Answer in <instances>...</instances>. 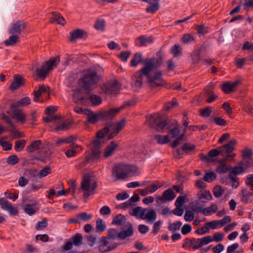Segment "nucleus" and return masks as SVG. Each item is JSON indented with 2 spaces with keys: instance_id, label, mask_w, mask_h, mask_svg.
<instances>
[{
  "instance_id": "52",
  "label": "nucleus",
  "mask_w": 253,
  "mask_h": 253,
  "mask_svg": "<svg viewBox=\"0 0 253 253\" xmlns=\"http://www.w3.org/2000/svg\"><path fill=\"white\" fill-rule=\"evenodd\" d=\"M212 109L211 107L205 108L200 110V115L202 117L208 118L210 117L212 113Z\"/></svg>"
},
{
  "instance_id": "35",
  "label": "nucleus",
  "mask_w": 253,
  "mask_h": 253,
  "mask_svg": "<svg viewBox=\"0 0 253 253\" xmlns=\"http://www.w3.org/2000/svg\"><path fill=\"white\" fill-rule=\"evenodd\" d=\"M30 102L31 100L30 98L28 97H25L14 103L12 104V106L15 108H17L21 106H27L30 104Z\"/></svg>"
},
{
  "instance_id": "58",
  "label": "nucleus",
  "mask_w": 253,
  "mask_h": 253,
  "mask_svg": "<svg viewBox=\"0 0 253 253\" xmlns=\"http://www.w3.org/2000/svg\"><path fill=\"white\" fill-rule=\"evenodd\" d=\"M210 232L207 223L205 224V226L200 228H198L195 231L196 234L198 235H202L206 233H209Z\"/></svg>"
},
{
  "instance_id": "34",
  "label": "nucleus",
  "mask_w": 253,
  "mask_h": 253,
  "mask_svg": "<svg viewBox=\"0 0 253 253\" xmlns=\"http://www.w3.org/2000/svg\"><path fill=\"white\" fill-rule=\"evenodd\" d=\"M144 61H142V54L139 52H137L134 54L132 59L131 60L130 65L132 67H136L141 62L143 64Z\"/></svg>"
},
{
  "instance_id": "11",
  "label": "nucleus",
  "mask_w": 253,
  "mask_h": 253,
  "mask_svg": "<svg viewBox=\"0 0 253 253\" xmlns=\"http://www.w3.org/2000/svg\"><path fill=\"white\" fill-rule=\"evenodd\" d=\"M224 156L223 152H222L220 147H219L216 149H213L210 150L207 155H204L203 153L200 154L199 156L201 160L203 161H206L208 162H211L213 161L212 158L218 156V155Z\"/></svg>"
},
{
  "instance_id": "32",
  "label": "nucleus",
  "mask_w": 253,
  "mask_h": 253,
  "mask_svg": "<svg viewBox=\"0 0 253 253\" xmlns=\"http://www.w3.org/2000/svg\"><path fill=\"white\" fill-rule=\"evenodd\" d=\"M77 139V137L74 135H71L65 138H58L56 141L55 144L59 146L62 143H74V141Z\"/></svg>"
},
{
  "instance_id": "47",
  "label": "nucleus",
  "mask_w": 253,
  "mask_h": 253,
  "mask_svg": "<svg viewBox=\"0 0 253 253\" xmlns=\"http://www.w3.org/2000/svg\"><path fill=\"white\" fill-rule=\"evenodd\" d=\"M108 247V246L106 244V241L104 240V237H102L100 240V244L98 246L99 251L102 253L110 252Z\"/></svg>"
},
{
  "instance_id": "31",
  "label": "nucleus",
  "mask_w": 253,
  "mask_h": 253,
  "mask_svg": "<svg viewBox=\"0 0 253 253\" xmlns=\"http://www.w3.org/2000/svg\"><path fill=\"white\" fill-rule=\"evenodd\" d=\"M201 49L194 50L191 54V62L194 65L199 64L201 61Z\"/></svg>"
},
{
  "instance_id": "49",
  "label": "nucleus",
  "mask_w": 253,
  "mask_h": 253,
  "mask_svg": "<svg viewBox=\"0 0 253 253\" xmlns=\"http://www.w3.org/2000/svg\"><path fill=\"white\" fill-rule=\"evenodd\" d=\"M89 99L94 106H97L102 103L101 98L97 95H90Z\"/></svg>"
},
{
  "instance_id": "24",
  "label": "nucleus",
  "mask_w": 253,
  "mask_h": 253,
  "mask_svg": "<svg viewBox=\"0 0 253 253\" xmlns=\"http://www.w3.org/2000/svg\"><path fill=\"white\" fill-rule=\"evenodd\" d=\"M119 144L117 142L114 141H111L109 145L105 149L104 157L105 158H108L111 156L113 154L116 148H117Z\"/></svg>"
},
{
  "instance_id": "25",
  "label": "nucleus",
  "mask_w": 253,
  "mask_h": 253,
  "mask_svg": "<svg viewBox=\"0 0 253 253\" xmlns=\"http://www.w3.org/2000/svg\"><path fill=\"white\" fill-rule=\"evenodd\" d=\"M39 210L36 204H26L23 208L24 211L29 215L34 214Z\"/></svg>"
},
{
  "instance_id": "23",
  "label": "nucleus",
  "mask_w": 253,
  "mask_h": 253,
  "mask_svg": "<svg viewBox=\"0 0 253 253\" xmlns=\"http://www.w3.org/2000/svg\"><path fill=\"white\" fill-rule=\"evenodd\" d=\"M136 44L139 46H146L147 43H152L153 39L152 37H146L145 36H141L137 37L135 40Z\"/></svg>"
},
{
  "instance_id": "14",
  "label": "nucleus",
  "mask_w": 253,
  "mask_h": 253,
  "mask_svg": "<svg viewBox=\"0 0 253 253\" xmlns=\"http://www.w3.org/2000/svg\"><path fill=\"white\" fill-rule=\"evenodd\" d=\"M240 84V81L239 80L233 82H225L220 85V88L225 93L230 94Z\"/></svg>"
},
{
  "instance_id": "37",
  "label": "nucleus",
  "mask_w": 253,
  "mask_h": 253,
  "mask_svg": "<svg viewBox=\"0 0 253 253\" xmlns=\"http://www.w3.org/2000/svg\"><path fill=\"white\" fill-rule=\"evenodd\" d=\"M178 105V103L177 102L176 99L175 98H173L171 102H168L164 104L163 109L165 111H169Z\"/></svg>"
},
{
  "instance_id": "53",
  "label": "nucleus",
  "mask_w": 253,
  "mask_h": 253,
  "mask_svg": "<svg viewBox=\"0 0 253 253\" xmlns=\"http://www.w3.org/2000/svg\"><path fill=\"white\" fill-rule=\"evenodd\" d=\"M26 143V141L24 139L16 141L14 147L16 151L19 152L23 150L25 146Z\"/></svg>"
},
{
  "instance_id": "62",
  "label": "nucleus",
  "mask_w": 253,
  "mask_h": 253,
  "mask_svg": "<svg viewBox=\"0 0 253 253\" xmlns=\"http://www.w3.org/2000/svg\"><path fill=\"white\" fill-rule=\"evenodd\" d=\"M109 132V128L108 127H104L102 129L98 131L96 133V136L97 138H103Z\"/></svg>"
},
{
  "instance_id": "9",
  "label": "nucleus",
  "mask_w": 253,
  "mask_h": 253,
  "mask_svg": "<svg viewBox=\"0 0 253 253\" xmlns=\"http://www.w3.org/2000/svg\"><path fill=\"white\" fill-rule=\"evenodd\" d=\"M237 143V141L236 139H232L228 143L220 147L222 152H223L224 157L226 160L229 157H233L235 156L234 153L232 154H230V153L234 151V147Z\"/></svg>"
},
{
  "instance_id": "48",
  "label": "nucleus",
  "mask_w": 253,
  "mask_h": 253,
  "mask_svg": "<svg viewBox=\"0 0 253 253\" xmlns=\"http://www.w3.org/2000/svg\"><path fill=\"white\" fill-rule=\"evenodd\" d=\"M205 237H210V239L211 240L210 243L212 241L219 242L223 240L224 234L222 233L216 232L213 234V238H212L210 236H206Z\"/></svg>"
},
{
  "instance_id": "55",
  "label": "nucleus",
  "mask_w": 253,
  "mask_h": 253,
  "mask_svg": "<svg viewBox=\"0 0 253 253\" xmlns=\"http://www.w3.org/2000/svg\"><path fill=\"white\" fill-rule=\"evenodd\" d=\"M19 161V159L16 155H11L6 159V163L11 166L17 164Z\"/></svg>"
},
{
  "instance_id": "15",
  "label": "nucleus",
  "mask_w": 253,
  "mask_h": 253,
  "mask_svg": "<svg viewBox=\"0 0 253 253\" xmlns=\"http://www.w3.org/2000/svg\"><path fill=\"white\" fill-rule=\"evenodd\" d=\"M25 84V79L20 75H14L13 81L9 86V88L12 90H15L18 89L21 86Z\"/></svg>"
},
{
  "instance_id": "1",
  "label": "nucleus",
  "mask_w": 253,
  "mask_h": 253,
  "mask_svg": "<svg viewBox=\"0 0 253 253\" xmlns=\"http://www.w3.org/2000/svg\"><path fill=\"white\" fill-rule=\"evenodd\" d=\"M158 60L155 58H147L143 61V67L136 71L131 77L132 86L136 89L142 86L143 79L146 77L148 87L152 89L158 86Z\"/></svg>"
},
{
  "instance_id": "59",
  "label": "nucleus",
  "mask_w": 253,
  "mask_h": 253,
  "mask_svg": "<svg viewBox=\"0 0 253 253\" xmlns=\"http://www.w3.org/2000/svg\"><path fill=\"white\" fill-rule=\"evenodd\" d=\"M181 225L182 223L180 221H176L172 223H169L168 228L170 231H175L179 230Z\"/></svg>"
},
{
  "instance_id": "3",
  "label": "nucleus",
  "mask_w": 253,
  "mask_h": 253,
  "mask_svg": "<svg viewBox=\"0 0 253 253\" xmlns=\"http://www.w3.org/2000/svg\"><path fill=\"white\" fill-rule=\"evenodd\" d=\"M131 215L146 220L148 223H153L157 218L156 212L151 208H143L136 207L129 212Z\"/></svg>"
},
{
  "instance_id": "51",
  "label": "nucleus",
  "mask_w": 253,
  "mask_h": 253,
  "mask_svg": "<svg viewBox=\"0 0 253 253\" xmlns=\"http://www.w3.org/2000/svg\"><path fill=\"white\" fill-rule=\"evenodd\" d=\"M106 229L105 222L101 218H98L96 220V230L100 233L104 231Z\"/></svg>"
},
{
  "instance_id": "45",
  "label": "nucleus",
  "mask_w": 253,
  "mask_h": 253,
  "mask_svg": "<svg viewBox=\"0 0 253 253\" xmlns=\"http://www.w3.org/2000/svg\"><path fill=\"white\" fill-rule=\"evenodd\" d=\"M182 48L178 44H174L171 49V52L174 57H178L181 54Z\"/></svg>"
},
{
  "instance_id": "26",
  "label": "nucleus",
  "mask_w": 253,
  "mask_h": 253,
  "mask_svg": "<svg viewBox=\"0 0 253 253\" xmlns=\"http://www.w3.org/2000/svg\"><path fill=\"white\" fill-rule=\"evenodd\" d=\"M50 22H56L58 24L64 25L66 23L65 20L63 17L59 13L53 12L52 16L50 19Z\"/></svg>"
},
{
  "instance_id": "17",
  "label": "nucleus",
  "mask_w": 253,
  "mask_h": 253,
  "mask_svg": "<svg viewBox=\"0 0 253 253\" xmlns=\"http://www.w3.org/2000/svg\"><path fill=\"white\" fill-rule=\"evenodd\" d=\"M90 180L89 177L84 178L81 182V188L84 191V197L87 198L94 192L90 191Z\"/></svg>"
},
{
  "instance_id": "12",
  "label": "nucleus",
  "mask_w": 253,
  "mask_h": 253,
  "mask_svg": "<svg viewBox=\"0 0 253 253\" xmlns=\"http://www.w3.org/2000/svg\"><path fill=\"white\" fill-rule=\"evenodd\" d=\"M84 114L86 115V121L89 124H95L102 120L100 112L95 113L90 109H86L84 110Z\"/></svg>"
},
{
  "instance_id": "29",
  "label": "nucleus",
  "mask_w": 253,
  "mask_h": 253,
  "mask_svg": "<svg viewBox=\"0 0 253 253\" xmlns=\"http://www.w3.org/2000/svg\"><path fill=\"white\" fill-rule=\"evenodd\" d=\"M42 143V141L40 140L34 141L27 147L26 150L29 153H33L35 151L39 150Z\"/></svg>"
},
{
  "instance_id": "41",
  "label": "nucleus",
  "mask_w": 253,
  "mask_h": 253,
  "mask_svg": "<svg viewBox=\"0 0 253 253\" xmlns=\"http://www.w3.org/2000/svg\"><path fill=\"white\" fill-rule=\"evenodd\" d=\"M104 240L106 241L107 245H108V249L111 251L115 249L118 246V244L114 242V240L110 239L107 237H103Z\"/></svg>"
},
{
  "instance_id": "57",
  "label": "nucleus",
  "mask_w": 253,
  "mask_h": 253,
  "mask_svg": "<svg viewBox=\"0 0 253 253\" xmlns=\"http://www.w3.org/2000/svg\"><path fill=\"white\" fill-rule=\"evenodd\" d=\"M181 40L183 43L187 44L191 42L194 41L195 38L192 35L190 34H185L183 35Z\"/></svg>"
},
{
  "instance_id": "33",
  "label": "nucleus",
  "mask_w": 253,
  "mask_h": 253,
  "mask_svg": "<svg viewBox=\"0 0 253 253\" xmlns=\"http://www.w3.org/2000/svg\"><path fill=\"white\" fill-rule=\"evenodd\" d=\"M242 202L245 203H249L252 202L253 200V193L248 191L247 190H243L242 192Z\"/></svg>"
},
{
  "instance_id": "36",
  "label": "nucleus",
  "mask_w": 253,
  "mask_h": 253,
  "mask_svg": "<svg viewBox=\"0 0 253 253\" xmlns=\"http://www.w3.org/2000/svg\"><path fill=\"white\" fill-rule=\"evenodd\" d=\"M217 210V206L212 204L210 207L204 209L203 214L205 216L210 215L212 213L216 212Z\"/></svg>"
},
{
  "instance_id": "42",
  "label": "nucleus",
  "mask_w": 253,
  "mask_h": 253,
  "mask_svg": "<svg viewBox=\"0 0 253 253\" xmlns=\"http://www.w3.org/2000/svg\"><path fill=\"white\" fill-rule=\"evenodd\" d=\"M224 193L223 188L220 185H216L213 189V193L216 198H219Z\"/></svg>"
},
{
  "instance_id": "40",
  "label": "nucleus",
  "mask_w": 253,
  "mask_h": 253,
  "mask_svg": "<svg viewBox=\"0 0 253 253\" xmlns=\"http://www.w3.org/2000/svg\"><path fill=\"white\" fill-rule=\"evenodd\" d=\"M72 126L71 121H66L61 123L56 128L57 130L65 131L70 129Z\"/></svg>"
},
{
  "instance_id": "38",
  "label": "nucleus",
  "mask_w": 253,
  "mask_h": 253,
  "mask_svg": "<svg viewBox=\"0 0 253 253\" xmlns=\"http://www.w3.org/2000/svg\"><path fill=\"white\" fill-rule=\"evenodd\" d=\"M12 36L4 41V44L7 46L13 45L16 44L18 41L19 36L15 34H11Z\"/></svg>"
},
{
  "instance_id": "56",
  "label": "nucleus",
  "mask_w": 253,
  "mask_h": 253,
  "mask_svg": "<svg viewBox=\"0 0 253 253\" xmlns=\"http://www.w3.org/2000/svg\"><path fill=\"white\" fill-rule=\"evenodd\" d=\"M0 205L1 208L4 210L8 211L12 208V205L7 200H5L3 198L0 199Z\"/></svg>"
},
{
  "instance_id": "16",
  "label": "nucleus",
  "mask_w": 253,
  "mask_h": 253,
  "mask_svg": "<svg viewBox=\"0 0 253 253\" xmlns=\"http://www.w3.org/2000/svg\"><path fill=\"white\" fill-rule=\"evenodd\" d=\"M134 228L131 224L126 226V229L121 230L119 234V239L124 240L131 236L133 234Z\"/></svg>"
},
{
  "instance_id": "28",
  "label": "nucleus",
  "mask_w": 253,
  "mask_h": 253,
  "mask_svg": "<svg viewBox=\"0 0 253 253\" xmlns=\"http://www.w3.org/2000/svg\"><path fill=\"white\" fill-rule=\"evenodd\" d=\"M70 147L71 149L68 150L65 152V155L68 158H72L74 157L79 152V148L81 147L80 146L75 143H72V144L70 145Z\"/></svg>"
},
{
  "instance_id": "60",
  "label": "nucleus",
  "mask_w": 253,
  "mask_h": 253,
  "mask_svg": "<svg viewBox=\"0 0 253 253\" xmlns=\"http://www.w3.org/2000/svg\"><path fill=\"white\" fill-rule=\"evenodd\" d=\"M207 225L209 228V229H215L220 227V224L219 220H212L210 222H206Z\"/></svg>"
},
{
  "instance_id": "27",
  "label": "nucleus",
  "mask_w": 253,
  "mask_h": 253,
  "mask_svg": "<svg viewBox=\"0 0 253 253\" xmlns=\"http://www.w3.org/2000/svg\"><path fill=\"white\" fill-rule=\"evenodd\" d=\"M142 1L150 4V5L146 9L147 12L154 13L158 10V0H142Z\"/></svg>"
},
{
  "instance_id": "61",
  "label": "nucleus",
  "mask_w": 253,
  "mask_h": 253,
  "mask_svg": "<svg viewBox=\"0 0 253 253\" xmlns=\"http://www.w3.org/2000/svg\"><path fill=\"white\" fill-rule=\"evenodd\" d=\"M105 25V21L102 19H99L97 20L96 21V22L94 24V27L97 30L103 31L104 29Z\"/></svg>"
},
{
  "instance_id": "13",
  "label": "nucleus",
  "mask_w": 253,
  "mask_h": 253,
  "mask_svg": "<svg viewBox=\"0 0 253 253\" xmlns=\"http://www.w3.org/2000/svg\"><path fill=\"white\" fill-rule=\"evenodd\" d=\"M124 108V106H120L118 108H111L108 110L101 111L102 120H111Z\"/></svg>"
},
{
  "instance_id": "21",
  "label": "nucleus",
  "mask_w": 253,
  "mask_h": 253,
  "mask_svg": "<svg viewBox=\"0 0 253 253\" xmlns=\"http://www.w3.org/2000/svg\"><path fill=\"white\" fill-rule=\"evenodd\" d=\"M59 62L60 58L58 56H56L48 60L43 66L49 72L50 70L56 67Z\"/></svg>"
},
{
  "instance_id": "50",
  "label": "nucleus",
  "mask_w": 253,
  "mask_h": 253,
  "mask_svg": "<svg viewBox=\"0 0 253 253\" xmlns=\"http://www.w3.org/2000/svg\"><path fill=\"white\" fill-rule=\"evenodd\" d=\"M119 232L117 229L111 228L108 229L107 236L106 237L110 239L115 240L116 238L119 239Z\"/></svg>"
},
{
  "instance_id": "8",
  "label": "nucleus",
  "mask_w": 253,
  "mask_h": 253,
  "mask_svg": "<svg viewBox=\"0 0 253 253\" xmlns=\"http://www.w3.org/2000/svg\"><path fill=\"white\" fill-rule=\"evenodd\" d=\"M26 28V23L24 21L19 20L12 24L8 32L10 34H15L19 36Z\"/></svg>"
},
{
  "instance_id": "43",
  "label": "nucleus",
  "mask_w": 253,
  "mask_h": 253,
  "mask_svg": "<svg viewBox=\"0 0 253 253\" xmlns=\"http://www.w3.org/2000/svg\"><path fill=\"white\" fill-rule=\"evenodd\" d=\"M198 198L200 199H205L207 200H210L212 199V196L209 191H201L198 193Z\"/></svg>"
},
{
  "instance_id": "54",
  "label": "nucleus",
  "mask_w": 253,
  "mask_h": 253,
  "mask_svg": "<svg viewBox=\"0 0 253 253\" xmlns=\"http://www.w3.org/2000/svg\"><path fill=\"white\" fill-rule=\"evenodd\" d=\"M47 225V219L46 218H43L41 221L37 223L35 228L37 230H42L45 228Z\"/></svg>"
},
{
  "instance_id": "2",
  "label": "nucleus",
  "mask_w": 253,
  "mask_h": 253,
  "mask_svg": "<svg viewBox=\"0 0 253 253\" xmlns=\"http://www.w3.org/2000/svg\"><path fill=\"white\" fill-rule=\"evenodd\" d=\"M137 168L125 163H117L114 165L111 171L112 182L125 180L128 177L135 175L137 173Z\"/></svg>"
},
{
  "instance_id": "44",
  "label": "nucleus",
  "mask_w": 253,
  "mask_h": 253,
  "mask_svg": "<svg viewBox=\"0 0 253 253\" xmlns=\"http://www.w3.org/2000/svg\"><path fill=\"white\" fill-rule=\"evenodd\" d=\"M125 220V216L122 214H120L114 217L112 221V224L120 226L122 225Z\"/></svg>"
},
{
  "instance_id": "22",
  "label": "nucleus",
  "mask_w": 253,
  "mask_h": 253,
  "mask_svg": "<svg viewBox=\"0 0 253 253\" xmlns=\"http://www.w3.org/2000/svg\"><path fill=\"white\" fill-rule=\"evenodd\" d=\"M59 62L60 58L58 56H56L48 60L43 66L49 72L50 70L56 67Z\"/></svg>"
},
{
  "instance_id": "6",
  "label": "nucleus",
  "mask_w": 253,
  "mask_h": 253,
  "mask_svg": "<svg viewBox=\"0 0 253 253\" xmlns=\"http://www.w3.org/2000/svg\"><path fill=\"white\" fill-rule=\"evenodd\" d=\"M99 77L95 72H91L85 74L83 77L80 79V86L85 90H89L91 86L97 83Z\"/></svg>"
},
{
  "instance_id": "20",
  "label": "nucleus",
  "mask_w": 253,
  "mask_h": 253,
  "mask_svg": "<svg viewBox=\"0 0 253 253\" xmlns=\"http://www.w3.org/2000/svg\"><path fill=\"white\" fill-rule=\"evenodd\" d=\"M48 73L49 72L42 65L41 68H37L36 70L34 77L35 80L41 79L43 81L47 76Z\"/></svg>"
},
{
  "instance_id": "39",
  "label": "nucleus",
  "mask_w": 253,
  "mask_h": 253,
  "mask_svg": "<svg viewBox=\"0 0 253 253\" xmlns=\"http://www.w3.org/2000/svg\"><path fill=\"white\" fill-rule=\"evenodd\" d=\"M186 130V128H185L184 129L183 133H181L178 137L175 138L176 139L170 143L171 147L175 148L179 145L181 143V141L184 139Z\"/></svg>"
},
{
  "instance_id": "19",
  "label": "nucleus",
  "mask_w": 253,
  "mask_h": 253,
  "mask_svg": "<svg viewBox=\"0 0 253 253\" xmlns=\"http://www.w3.org/2000/svg\"><path fill=\"white\" fill-rule=\"evenodd\" d=\"M175 195L171 189H168L165 190L162 196L159 197V201L164 202L165 201H170L174 199Z\"/></svg>"
},
{
  "instance_id": "30",
  "label": "nucleus",
  "mask_w": 253,
  "mask_h": 253,
  "mask_svg": "<svg viewBox=\"0 0 253 253\" xmlns=\"http://www.w3.org/2000/svg\"><path fill=\"white\" fill-rule=\"evenodd\" d=\"M13 118L22 124H24L26 121V115L21 110H16L14 111Z\"/></svg>"
},
{
  "instance_id": "10",
  "label": "nucleus",
  "mask_w": 253,
  "mask_h": 253,
  "mask_svg": "<svg viewBox=\"0 0 253 253\" xmlns=\"http://www.w3.org/2000/svg\"><path fill=\"white\" fill-rule=\"evenodd\" d=\"M120 87L117 82L106 84L102 87V91L106 95H116L118 93Z\"/></svg>"
},
{
  "instance_id": "7",
  "label": "nucleus",
  "mask_w": 253,
  "mask_h": 253,
  "mask_svg": "<svg viewBox=\"0 0 253 253\" xmlns=\"http://www.w3.org/2000/svg\"><path fill=\"white\" fill-rule=\"evenodd\" d=\"M145 125L154 132L158 130V115L157 114H151L146 116Z\"/></svg>"
},
{
  "instance_id": "63",
  "label": "nucleus",
  "mask_w": 253,
  "mask_h": 253,
  "mask_svg": "<svg viewBox=\"0 0 253 253\" xmlns=\"http://www.w3.org/2000/svg\"><path fill=\"white\" fill-rule=\"evenodd\" d=\"M215 177L216 175L215 173H213V172L211 171L207 172L205 174L203 177V179L205 181L211 182L215 178Z\"/></svg>"
},
{
  "instance_id": "4",
  "label": "nucleus",
  "mask_w": 253,
  "mask_h": 253,
  "mask_svg": "<svg viewBox=\"0 0 253 253\" xmlns=\"http://www.w3.org/2000/svg\"><path fill=\"white\" fill-rule=\"evenodd\" d=\"M169 125L173 128L170 129L169 131V135L171 139L178 137L181 134L180 130L179 128V125L177 124V122L175 120H170L168 118H165L162 119L159 118V131L160 130L163 131L165 129H169Z\"/></svg>"
},
{
  "instance_id": "5",
  "label": "nucleus",
  "mask_w": 253,
  "mask_h": 253,
  "mask_svg": "<svg viewBox=\"0 0 253 253\" xmlns=\"http://www.w3.org/2000/svg\"><path fill=\"white\" fill-rule=\"evenodd\" d=\"M211 240L210 237H203L201 238H186L183 245V247L190 249H192L193 250H196L203 246L208 245L210 243Z\"/></svg>"
},
{
  "instance_id": "18",
  "label": "nucleus",
  "mask_w": 253,
  "mask_h": 253,
  "mask_svg": "<svg viewBox=\"0 0 253 253\" xmlns=\"http://www.w3.org/2000/svg\"><path fill=\"white\" fill-rule=\"evenodd\" d=\"M70 41L74 42L78 39H86L87 37V33L84 30L82 29H77L72 31L70 33Z\"/></svg>"
},
{
  "instance_id": "64",
  "label": "nucleus",
  "mask_w": 253,
  "mask_h": 253,
  "mask_svg": "<svg viewBox=\"0 0 253 253\" xmlns=\"http://www.w3.org/2000/svg\"><path fill=\"white\" fill-rule=\"evenodd\" d=\"M184 220L187 222H189L193 220L194 218V214L192 211L190 210L186 211L184 216Z\"/></svg>"
},
{
  "instance_id": "46",
  "label": "nucleus",
  "mask_w": 253,
  "mask_h": 253,
  "mask_svg": "<svg viewBox=\"0 0 253 253\" xmlns=\"http://www.w3.org/2000/svg\"><path fill=\"white\" fill-rule=\"evenodd\" d=\"M73 244L76 246H80L83 243V237L80 234H76L72 237Z\"/></svg>"
}]
</instances>
